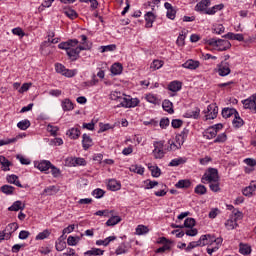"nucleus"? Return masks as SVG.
<instances>
[{"instance_id":"nucleus-52","label":"nucleus","mask_w":256,"mask_h":256,"mask_svg":"<svg viewBox=\"0 0 256 256\" xmlns=\"http://www.w3.org/2000/svg\"><path fill=\"white\" fill-rule=\"evenodd\" d=\"M49 235H51V232L48 229H46L36 236V241H43V239H47Z\"/></svg>"},{"instance_id":"nucleus-9","label":"nucleus","mask_w":256,"mask_h":256,"mask_svg":"<svg viewBox=\"0 0 256 256\" xmlns=\"http://www.w3.org/2000/svg\"><path fill=\"white\" fill-rule=\"evenodd\" d=\"M110 99L111 101H117L119 104L117 107L123 106V101H125V94L119 92V91H112L110 93Z\"/></svg>"},{"instance_id":"nucleus-12","label":"nucleus","mask_w":256,"mask_h":256,"mask_svg":"<svg viewBox=\"0 0 256 256\" xmlns=\"http://www.w3.org/2000/svg\"><path fill=\"white\" fill-rule=\"evenodd\" d=\"M68 165L70 167H77L81 165L82 167H85L87 165V161H85L83 158H68L66 159Z\"/></svg>"},{"instance_id":"nucleus-49","label":"nucleus","mask_w":256,"mask_h":256,"mask_svg":"<svg viewBox=\"0 0 256 256\" xmlns=\"http://www.w3.org/2000/svg\"><path fill=\"white\" fill-rule=\"evenodd\" d=\"M230 218H233V220L237 223L243 219V212L239 211L238 209H234Z\"/></svg>"},{"instance_id":"nucleus-28","label":"nucleus","mask_w":256,"mask_h":256,"mask_svg":"<svg viewBox=\"0 0 256 256\" xmlns=\"http://www.w3.org/2000/svg\"><path fill=\"white\" fill-rule=\"evenodd\" d=\"M107 188L110 191H119V189H121V183H119L117 180L115 179H111L109 180L108 184H107Z\"/></svg>"},{"instance_id":"nucleus-37","label":"nucleus","mask_w":256,"mask_h":256,"mask_svg":"<svg viewBox=\"0 0 256 256\" xmlns=\"http://www.w3.org/2000/svg\"><path fill=\"white\" fill-rule=\"evenodd\" d=\"M118 223H121V217L112 216L107 220L106 225L107 227H115Z\"/></svg>"},{"instance_id":"nucleus-62","label":"nucleus","mask_w":256,"mask_h":256,"mask_svg":"<svg viewBox=\"0 0 256 256\" xmlns=\"http://www.w3.org/2000/svg\"><path fill=\"white\" fill-rule=\"evenodd\" d=\"M93 197H95L96 199H101V197H103V195H105V191L103 189H95L92 192Z\"/></svg>"},{"instance_id":"nucleus-34","label":"nucleus","mask_w":256,"mask_h":256,"mask_svg":"<svg viewBox=\"0 0 256 256\" xmlns=\"http://www.w3.org/2000/svg\"><path fill=\"white\" fill-rule=\"evenodd\" d=\"M244 121L242 120L241 116H239V112H237V115H234V119L232 121L233 127L236 129H239V127H243Z\"/></svg>"},{"instance_id":"nucleus-21","label":"nucleus","mask_w":256,"mask_h":256,"mask_svg":"<svg viewBox=\"0 0 256 256\" xmlns=\"http://www.w3.org/2000/svg\"><path fill=\"white\" fill-rule=\"evenodd\" d=\"M66 135H68L70 139L76 140L81 137V130H79V128H70L66 132Z\"/></svg>"},{"instance_id":"nucleus-35","label":"nucleus","mask_w":256,"mask_h":256,"mask_svg":"<svg viewBox=\"0 0 256 256\" xmlns=\"http://www.w3.org/2000/svg\"><path fill=\"white\" fill-rule=\"evenodd\" d=\"M223 7H225V5L218 4L211 8H208L205 12V15H215V13H217V11H221V9H223Z\"/></svg>"},{"instance_id":"nucleus-25","label":"nucleus","mask_w":256,"mask_h":256,"mask_svg":"<svg viewBox=\"0 0 256 256\" xmlns=\"http://www.w3.org/2000/svg\"><path fill=\"white\" fill-rule=\"evenodd\" d=\"M223 37H225V39H230L232 41H244L245 39V37H243V34H235L233 32H228Z\"/></svg>"},{"instance_id":"nucleus-8","label":"nucleus","mask_w":256,"mask_h":256,"mask_svg":"<svg viewBox=\"0 0 256 256\" xmlns=\"http://www.w3.org/2000/svg\"><path fill=\"white\" fill-rule=\"evenodd\" d=\"M205 113L207 120L216 119L219 113V107H217V104H210Z\"/></svg>"},{"instance_id":"nucleus-60","label":"nucleus","mask_w":256,"mask_h":256,"mask_svg":"<svg viewBox=\"0 0 256 256\" xmlns=\"http://www.w3.org/2000/svg\"><path fill=\"white\" fill-rule=\"evenodd\" d=\"M209 187L214 193H219V191H221V187L219 186V181L210 182Z\"/></svg>"},{"instance_id":"nucleus-5","label":"nucleus","mask_w":256,"mask_h":256,"mask_svg":"<svg viewBox=\"0 0 256 256\" xmlns=\"http://www.w3.org/2000/svg\"><path fill=\"white\" fill-rule=\"evenodd\" d=\"M153 147L152 155L154 159H163L165 157V151H167V148L165 149V140L154 141Z\"/></svg>"},{"instance_id":"nucleus-41","label":"nucleus","mask_w":256,"mask_h":256,"mask_svg":"<svg viewBox=\"0 0 256 256\" xmlns=\"http://www.w3.org/2000/svg\"><path fill=\"white\" fill-rule=\"evenodd\" d=\"M18 129H21V131H27L29 127H31V122L29 120H22L17 123Z\"/></svg>"},{"instance_id":"nucleus-54","label":"nucleus","mask_w":256,"mask_h":256,"mask_svg":"<svg viewBox=\"0 0 256 256\" xmlns=\"http://www.w3.org/2000/svg\"><path fill=\"white\" fill-rule=\"evenodd\" d=\"M55 247H56V250L58 251H64L67 248V243L61 240V238H59L55 244Z\"/></svg>"},{"instance_id":"nucleus-40","label":"nucleus","mask_w":256,"mask_h":256,"mask_svg":"<svg viewBox=\"0 0 256 256\" xmlns=\"http://www.w3.org/2000/svg\"><path fill=\"white\" fill-rule=\"evenodd\" d=\"M175 187L177 189H189V187H191V181H189V180H180L176 183Z\"/></svg>"},{"instance_id":"nucleus-36","label":"nucleus","mask_w":256,"mask_h":256,"mask_svg":"<svg viewBox=\"0 0 256 256\" xmlns=\"http://www.w3.org/2000/svg\"><path fill=\"white\" fill-rule=\"evenodd\" d=\"M111 73L113 75H121L123 73V66L120 63H114L111 66Z\"/></svg>"},{"instance_id":"nucleus-46","label":"nucleus","mask_w":256,"mask_h":256,"mask_svg":"<svg viewBox=\"0 0 256 256\" xmlns=\"http://www.w3.org/2000/svg\"><path fill=\"white\" fill-rule=\"evenodd\" d=\"M0 189L5 195H13L15 193V187L11 185H3Z\"/></svg>"},{"instance_id":"nucleus-11","label":"nucleus","mask_w":256,"mask_h":256,"mask_svg":"<svg viewBox=\"0 0 256 256\" xmlns=\"http://www.w3.org/2000/svg\"><path fill=\"white\" fill-rule=\"evenodd\" d=\"M211 6V0H202L198 2L195 6V11L200 13H207V7Z\"/></svg>"},{"instance_id":"nucleus-29","label":"nucleus","mask_w":256,"mask_h":256,"mask_svg":"<svg viewBox=\"0 0 256 256\" xmlns=\"http://www.w3.org/2000/svg\"><path fill=\"white\" fill-rule=\"evenodd\" d=\"M58 191H60L59 186L52 185V186L45 188L42 195H50V196L57 195Z\"/></svg>"},{"instance_id":"nucleus-7","label":"nucleus","mask_w":256,"mask_h":256,"mask_svg":"<svg viewBox=\"0 0 256 256\" xmlns=\"http://www.w3.org/2000/svg\"><path fill=\"white\" fill-rule=\"evenodd\" d=\"M216 73L220 77H227V75H231V64L226 61H221V63L217 64Z\"/></svg>"},{"instance_id":"nucleus-53","label":"nucleus","mask_w":256,"mask_h":256,"mask_svg":"<svg viewBox=\"0 0 256 256\" xmlns=\"http://www.w3.org/2000/svg\"><path fill=\"white\" fill-rule=\"evenodd\" d=\"M115 49H117V45L115 44H110L107 46H100L99 51L102 53H107L109 51H115Z\"/></svg>"},{"instance_id":"nucleus-6","label":"nucleus","mask_w":256,"mask_h":256,"mask_svg":"<svg viewBox=\"0 0 256 256\" xmlns=\"http://www.w3.org/2000/svg\"><path fill=\"white\" fill-rule=\"evenodd\" d=\"M219 181V171L215 168H208L202 176V183H217Z\"/></svg>"},{"instance_id":"nucleus-19","label":"nucleus","mask_w":256,"mask_h":256,"mask_svg":"<svg viewBox=\"0 0 256 256\" xmlns=\"http://www.w3.org/2000/svg\"><path fill=\"white\" fill-rule=\"evenodd\" d=\"M203 137L205 139H214V137H217V128L216 127H210L206 129L203 132Z\"/></svg>"},{"instance_id":"nucleus-57","label":"nucleus","mask_w":256,"mask_h":256,"mask_svg":"<svg viewBox=\"0 0 256 256\" xmlns=\"http://www.w3.org/2000/svg\"><path fill=\"white\" fill-rule=\"evenodd\" d=\"M183 227H186L188 229H193V227H195V219L193 218H187L184 221V225H182Z\"/></svg>"},{"instance_id":"nucleus-48","label":"nucleus","mask_w":256,"mask_h":256,"mask_svg":"<svg viewBox=\"0 0 256 256\" xmlns=\"http://www.w3.org/2000/svg\"><path fill=\"white\" fill-rule=\"evenodd\" d=\"M115 239H117V237L110 236V237H107L104 240H97L96 245H104V247H107V245H109L111 243V241H115Z\"/></svg>"},{"instance_id":"nucleus-33","label":"nucleus","mask_w":256,"mask_h":256,"mask_svg":"<svg viewBox=\"0 0 256 256\" xmlns=\"http://www.w3.org/2000/svg\"><path fill=\"white\" fill-rule=\"evenodd\" d=\"M184 163H187V159L185 157H179L171 160L169 163L170 167H179V165H184Z\"/></svg>"},{"instance_id":"nucleus-58","label":"nucleus","mask_w":256,"mask_h":256,"mask_svg":"<svg viewBox=\"0 0 256 256\" xmlns=\"http://www.w3.org/2000/svg\"><path fill=\"white\" fill-rule=\"evenodd\" d=\"M213 33H215L216 35H222V33H225V26H223L222 24L214 26Z\"/></svg>"},{"instance_id":"nucleus-26","label":"nucleus","mask_w":256,"mask_h":256,"mask_svg":"<svg viewBox=\"0 0 256 256\" xmlns=\"http://www.w3.org/2000/svg\"><path fill=\"white\" fill-rule=\"evenodd\" d=\"M237 115V110L234 108H224L222 110V117L224 119H229V117H235Z\"/></svg>"},{"instance_id":"nucleus-32","label":"nucleus","mask_w":256,"mask_h":256,"mask_svg":"<svg viewBox=\"0 0 256 256\" xmlns=\"http://www.w3.org/2000/svg\"><path fill=\"white\" fill-rule=\"evenodd\" d=\"M225 227L228 231H233V229H237L239 227V224L233 218L230 217L225 222Z\"/></svg>"},{"instance_id":"nucleus-13","label":"nucleus","mask_w":256,"mask_h":256,"mask_svg":"<svg viewBox=\"0 0 256 256\" xmlns=\"http://www.w3.org/2000/svg\"><path fill=\"white\" fill-rule=\"evenodd\" d=\"M137 105H139V99L137 98L125 97L122 102V107H125L126 109L137 107Z\"/></svg>"},{"instance_id":"nucleus-43","label":"nucleus","mask_w":256,"mask_h":256,"mask_svg":"<svg viewBox=\"0 0 256 256\" xmlns=\"http://www.w3.org/2000/svg\"><path fill=\"white\" fill-rule=\"evenodd\" d=\"M148 169L151 172L152 177H161V169L156 165H149Z\"/></svg>"},{"instance_id":"nucleus-55","label":"nucleus","mask_w":256,"mask_h":256,"mask_svg":"<svg viewBox=\"0 0 256 256\" xmlns=\"http://www.w3.org/2000/svg\"><path fill=\"white\" fill-rule=\"evenodd\" d=\"M201 241H203V239H199L198 241L190 242L185 250L187 252H189V251H191V249H195V247H201Z\"/></svg>"},{"instance_id":"nucleus-15","label":"nucleus","mask_w":256,"mask_h":256,"mask_svg":"<svg viewBox=\"0 0 256 256\" xmlns=\"http://www.w3.org/2000/svg\"><path fill=\"white\" fill-rule=\"evenodd\" d=\"M165 9H167L166 12V17L168 19H171V21H173L177 15V10H175V8H173V5H171V3L166 2L164 4Z\"/></svg>"},{"instance_id":"nucleus-2","label":"nucleus","mask_w":256,"mask_h":256,"mask_svg":"<svg viewBox=\"0 0 256 256\" xmlns=\"http://www.w3.org/2000/svg\"><path fill=\"white\" fill-rule=\"evenodd\" d=\"M200 239H203V241H201V247L208 245L206 249L208 255H213V253L219 251L221 245H223V239L221 237L216 238L211 234L202 235Z\"/></svg>"},{"instance_id":"nucleus-39","label":"nucleus","mask_w":256,"mask_h":256,"mask_svg":"<svg viewBox=\"0 0 256 256\" xmlns=\"http://www.w3.org/2000/svg\"><path fill=\"white\" fill-rule=\"evenodd\" d=\"M21 201L14 202L9 208V211H23L25 209V205H23Z\"/></svg>"},{"instance_id":"nucleus-51","label":"nucleus","mask_w":256,"mask_h":256,"mask_svg":"<svg viewBox=\"0 0 256 256\" xmlns=\"http://www.w3.org/2000/svg\"><path fill=\"white\" fill-rule=\"evenodd\" d=\"M64 14L66 17H69V19H77V12L71 8H65Z\"/></svg>"},{"instance_id":"nucleus-45","label":"nucleus","mask_w":256,"mask_h":256,"mask_svg":"<svg viewBox=\"0 0 256 256\" xmlns=\"http://www.w3.org/2000/svg\"><path fill=\"white\" fill-rule=\"evenodd\" d=\"M103 253L105 252L99 248H92L91 250L86 251L84 255L99 256V255H103Z\"/></svg>"},{"instance_id":"nucleus-61","label":"nucleus","mask_w":256,"mask_h":256,"mask_svg":"<svg viewBox=\"0 0 256 256\" xmlns=\"http://www.w3.org/2000/svg\"><path fill=\"white\" fill-rule=\"evenodd\" d=\"M161 67H163V61L160 60H154L150 65V68L154 69V71H156V69H161Z\"/></svg>"},{"instance_id":"nucleus-38","label":"nucleus","mask_w":256,"mask_h":256,"mask_svg":"<svg viewBox=\"0 0 256 256\" xmlns=\"http://www.w3.org/2000/svg\"><path fill=\"white\" fill-rule=\"evenodd\" d=\"M80 38H81V42H80L79 47H82L83 51H89V49H91V45L87 41V36L81 35Z\"/></svg>"},{"instance_id":"nucleus-4","label":"nucleus","mask_w":256,"mask_h":256,"mask_svg":"<svg viewBox=\"0 0 256 256\" xmlns=\"http://www.w3.org/2000/svg\"><path fill=\"white\" fill-rule=\"evenodd\" d=\"M19 229V224L10 223L8 224L4 230L0 231V243L1 241H9L12 235Z\"/></svg>"},{"instance_id":"nucleus-63","label":"nucleus","mask_w":256,"mask_h":256,"mask_svg":"<svg viewBox=\"0 0 256 256\" xmlns=\"http://www.w3.org/2000/svg\"><path fill=\"white\" fill-rule=\"evenodd\" d=\"M115 253L116 255H123L127 253V247L125 246V244H120L116 249Z\"/></svg>"},{"instance_id":"nucleus-50","label":"nucleus","mask_w":256,"mask_h":256,"mask_svg":"<svg viewBox=\"0 0 256 256\" xmlns=\"http://www.w3.org/2000/svg\"><path fill=\"white\" fill-rule=\"evenodd\" d=\"M2 161L0 162L2 171H10L9 167H11V161L2 156Z\"/></svg>"},{"instance_id":"nucleus-17","label":"nucleus","mask_w":256,"mask_h":256,"mask_svg":"<svg viewBox=\"0 0 256 256\" xmlns=\"http://www.w3.org/2000/svg\"><path fill=\"white\" fill-rule=\"evenodd\" d=\"M256 191V180L250 182L249 186L243 189L242 193L245 197H253V193Z\"/></svg>"},{"instance_id":"nucleus-24","label":"nucleus","mask_w":256,"mask_h":256,"mask_svg":"<svg viewBox=\"0 0 256 256\" xmlns=\"http://www.w3.org/2000/svg\"><path fill=\"white\" fill-rule=\"evenodd\" d=\"M61 107L63 111H73V109H75V107L73 106V102H71L69 98H65L64 100H62Z\"/></svg>"},{"instance_id":"nucleus-47","label":"nucleus","mask_w":256,"mask_h":256,"mask_svg":"<svg viewBox=\"0 0 256 256\" xmlns=\"http://www.w3.org/2000/svg\"><path fill=\"white\" fill-rule=\"evenodd\" d=\"M136 235H147L149 233V227L145 225H138L136 227Z\"/></svg>"},{"instance_id":"nucleus-64","label":"nucleus","mask_w":256,"mask_h":256,"mask_svg":"<svg viewBox=\"0 0 256 256\" xmlns=\"http://www.w3.org/2000/svg\"><path fill=\"white\" fill-rule=\"evenodd\" d=\"M62 256H79L77 253H75V250L72 248H68L66 252L62 254Z\"/></svg>"},{"instance_id":"nucleus-30","label":"nucleus","mask_w":256,"mask_h":256,"mask_svg":"<svg viewBox=\"0 0 256 256\" xmlns=\"http://www.w3.org/2000/svg\"><path fill=\"white\" fill-rule=\"evenodd\" d=\"M6 179H7L8 183H11V184H13V185H16V187H20V188L23 187V185H22L21 182L19 181V177H18L17 175H15V174H12V175L7 176Z\"/></svg>"},{"instance_id":"nucleus-31","label":"nucleus","mask_w":256,"mask_h":256,"mask_svg":"<svg viewBox=\"0 0 256 256\" xmlns=\"http://www.w3.org/2000/svg\"><path fill=\"white\" fill-rule=\"evenodd\" d=\"M23 135H18L14 138H6L4 140H0V147H3V145H11V143H17L19 139H21Z\"/></svg>"},{"instance_id":"nucleus-22","label":"nucleus","mask_w":256,"mask_h":256,"mask_svg":"<svg viewBox=\"0 0 256 256\" xmlns=\"http://www.w3.org/2000/svg\"><path fill=\"white\" fill-rule=\"evenodd\" d=\"M146 28L151 29L153 23L155 22V14L153 12H148L145 14Z\"/></svg>"},{"instance_id":"nucleus-42","label":"nucleus","mask_w":256,"mask_h":256,"mask_svg":"<svg viewBox=\"0 0 256 256\" xmlns=\"http://www.w3.org/2000/svg\"><path fill=\"white\" fill-rule=\"evenodd\" d=\"M162 107H163L164 111H167V113H174L173 102H171L169 100H164L162 102Z\"/></svg>"},{"instance_id":"nucleus-10","label":"nucleus","mask_w":256,"mask_h":256,"mask_svg":"<svg viewBox=\"0 0 256 256\" xmlns=\"http://www.w3.org/2000/svg\"><path fill=\"white\" fill-rule=\"evenodd\" d=\"M94 143H93V138H91V136L89 134H83L82 135V147L84 149V151H88L89 149H91V147H93Z\"/></svg>"},{"instance_id":"nucleus-3","label":"nucleus","mask_w":256,"mask_h":256,"mask_svg":"<svg viewBox=\"0 0 256 256\" xmlns=\"http://www.w3.org/2000/svg\"><path fill=\"white\" fill-rule=\"evenodd\" d=\"M204 41L206 45L216 47L217 51H227L231 49V42H229V40L207 38Z\"/></svg>"},{"instance_id":"nucleus-56","label":"nucleus","mask_w":256,"mask_h":256,"mask_svg":"<svg viewBox=\"0 0 256 256\" xmlns=\"http://www.w3.org/2000/svg\"><path fill=\"white\" fill-rule=\"evenodd\" d=\"M194 192L197 194V195H205V193H207V187H205V185H197L195 187V190Z\"/></svg>"},{"instance_id":"nucleus-27","label":"nucleus","mask_w":256,"mask_h":256,"mask_svg":"<svg viewBox=\"0 0 256 256\" xmlns=\"http://www.w3.org/2000/svg\"><path fill=\"white\" fill-rule=\"evenodd\" d=\"M251 251V245L245 243L239 244V253H241V255H251Z\"/></svg>"},{"instance_id":"nucleus-59","label":"nucleus","mask_w":256,"mask_h":256,"mask_svg":"<svg viewBox=\"0 0 256 256\" xmlns=\"http://www.w3.org/2000/svg\"><path fill=\"white\" fill-rule=\"evenodd\" d=\"M168 145H169V147L166 148V150H168V151H177V149H181L177 142L175 143L171 140L168 141Z\"/></svg>"},{"instance_id":"nucleus-18","label":"nucleus","mask_w":256,"mask_h":256,"mask_svg":"<svg viewBox=\"0 0 256 256\" xmlns=\"http://www.w3.org/2000/svg\"><path fill=\"white\" fill-rule=\"evenodd\" d=\"M201 114V109L198 107L188 110L184 117H187V119H199V115Z\"/></svg>"},{"instance_id":"nucleus-16","label":"nucleus","mask_w":256,"mask_h":256,"mask_svg":"<svg viewBox=\"0 0 256 256\" xmlns=\"http://www.w3.org/2000/svg\"><path fill=\"white\" fill-rule=\"evenodd\" d=\"M161 243H164L163 247H160L156 250V253H165V251H169L171 249V245H173L172 240H167V238L162 237Z\"/></svg>"},{"instance_id":"nucleus-23","label":"nucleus","mask_w":256,"mask_h":256,"mask_svg":"<svg viewBox=\"0 0 256 256\" xmlns=\"http://www.w3.org/2000/svg\"><path fill=\"white\" fill-rule=\"evenodd\" d=\"M199 65H200L199 61L188 60L184 64H182V67L184 69L195 70L199 67Z\"/></svg>"},{"instance_id":"nucleus-20","label":"nucleus","mask_w":256,"mask_h":256,"mask_svg":"<svg viewBox=\"0 0 256 256\" xmlns=\"http://www.w3.org/2000/svg\"><path fill=\"white\" fill-rule=\"evenodd\" d=\"M183 84L180 81H172L168 85V90L172 91V93H177V91H181V87Z\"/></svg>"},{"instance_id":"nucleus-44","label":"nucleus","mask_w":256,"mask_h":256,"mask_svg":"<svg viewBox=\"0 0 256 256\" xmlns=\"http://www.w3.org/2000/svg\"><path fill=\"white\" fill-rule=\"evenodd\" d=\"M130 171L132 173H137L138 175H143L145 173V168L137 164H134L130 166Z\"/></svg>"},{"instance_id":"nucleus-1","label":"nucleus","mask_w":256,"mask_h":256,"mask_svg":"<svg viewBox=\"0 0 256 256\" xmlns=\"http://www.w3.org/2000/svg\"><path fill=\"white\" fill-rule=\"evenodd\" d=\"M58 47L59 49L66 51V54L71 61H77L81 51L85 49L79 46V40L77 39H70L66 42H62L58 45Z\"/></svg>"},{"instance_id":"nucleus-14","label":"nucleus","mask_w":256,"mask_h":256,"mask_svg":"<svg viewBox=\"0 0 256 256\" xmlns=\"http://www.w3.org/2000/svg\"><path fill=\"white\" fill-rule=\"evenodd\" d=\"M34 167H36V169H39V171H42V172L49 171V169L51 168V162L49 160H42L40 162H35Z\"/></svg>"}]
</instances>
